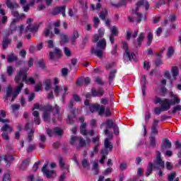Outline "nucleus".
Instances as JSON below:
<instances>
[{"instance_id":"nucleus-35","label":"nucleus","mask_w":181,"mask_h":181,"mask_svg":"<svg viewBox=\"0 0 181 181\" xmlns=\"http://www.w3.org/2000/svg\"><path fill=\"white\" fill-rule=\"evenodd\" d=\"M45 90L46 91H49V90H50V88H52V81H50V79H47L45 81Z\"/></svg>"},{"instance_id":"nucleus-14","label":"nucleus","mask_w":181,"mask_h":181,"mask_svg":"<svg viewBox=\"0 0 181 181\" xmlns=\"http://www.w3.org/2000/svg\"><path fill=\"white\" fill-rule=\"evenodd\" d=\"M172 148V142L169 141L168 139H165L163 141L162 145H161V151L162 152H165L166 149H170Z\"/></svg>"},{"instance_id":"nucleus-22","label":"nucleus","mask_w":181,"mask_h":181,"mask_svg":"<svg viewBox=\"0 0 181 181\" xmlns=\"http://www.w3.org/2000/svg\"><path fill=\"white\" fill-rule=\"evenodd\" d=\"M80 133L82 134L83 136L88 135L87 132V123H83L80 125Z\"/></svg>"},{"instance_id":"nucleus-59","label":"nucleus","mask_w":181,"mask_h":181,"mask_svg":"<svg viewBox=\"0 0 181 181\" xmlns=\"http://www.w3.org/2000/svg\"><path fill=\"white\" fill-rule=\"evenodd\" d=\"M47 43L49 49H53L54 47V41L53 40H48Z\"/></svg>"},{"instance_id":"nucleus-60","label":"nucleus","mask_w":181,"mask_h":181,"mask_svg":"<svg viewBox=\"0 0 181 181\" xmlns=\"http://www.w3.org/2000/svg\"><path fill=\"white\" fill-rule=\"evenodd\" d=\"M177 111H181V105H180L175 106L173 108L172 113L173 114H176L177 112Z\"/></svg>"},{"instance_id":"nucleus-41","label":"nucleus","mask_w":181,"mask_h":181,"mask_svg":"<svg viewBox=\"0 0 181 181\" xmlns=\"http://www.w3.org/2000/svg\"><path fill=\"white\" fill-rule=\"evenodd\" d=\"M18 85L16 88V95H18V94H19V93H21V91L22 90V88H23V83H17Z\"/></svg>"},{"instance_id":"nucleus-46","label":"nucleus","mask_w":181,"mask_h":181,"mask_svg":"<svg viewBox=\"0 0 181 181\" xmlns=\"http://www.w3.org/2000/svg\"><path fill=\"white\" fill-rule=\"evenodd\" d=\"M55 111L56 114L58 115V119L59 121H62V114H60V107L59 105H55Z\"/></svg>"},{"instance_id":"nucleus-38","label":"nucleus","mask_w":181,"mask_h":181,"mask_svg":"<svg viewBox=\"0 0 181 181\" xmlns=\"http://www.w3.org/2000/svg\"><path fill=\"white\" fill-rule=\"evenodd\" d=\"M105 135L107 136V138H105V139H108L109 141H112L113 134L110 132L108 129H105Z\"/></svg>"},{"instance_id":"nucleus-15","label":"nucleus","mask_w":181,"mask_h":181,"mask_svg":"<svg viewBox=\"0 0 181 181\" xmlns=\"http://www.w3.org/2000/svg\"><path fill=\"white\" fill-rule=\"evenodd\" d=\"M59 163V168L61 169H66V170H69L70 169L69 165H66V158H63L62 156H59L58 158Z\"/></svg>"},{"instance_id":"nucleus-36","label":"nucleus","mask_w":181,"mask_h":181,"mask_svg":"<svg viewBox=\"0 0 181 181\" xmlns=\"http://www.w3.org/2000/svg\"><path fill=\"white\" fill-rule=\"evenodd\" d=\"M50 30H52V25H48V26L44 30V36L45 37H49Z\"/></svg>"},{"instance_id":"nucleus-47","label":"nucleus","mask_w":181,"mask_h":181,"mask_svg":"<svg viewBox=\"0 0 181 181\" xmlns=\"http://www.w3.org/2000/svg\"><path fill=\"white\" fill-rule=\"evenodd\" d=\"M54 134H56V135H57L58 136H60L63 135V131L62 130V129L59 127H55L54 129Z\"/></svg>"},{"instance_id":"nucleus-29","label":"nucleus","mask_w":181,"mask_h":181,"mask_svg":"<svg viewBox=\"0 0 181 181\" xmlns=\"http://www.w3.org/2000/svg\"><path fill=\"white\" fill-rule=\"evenodd\" d=\"M6 117V114L5 113V111L1 110L0 112V122H3L4 124L6 122H9V119H2V118H5Z\"/></svg>"},{"instance_id":"nucleus-55","label":"nucleus","mask_w":181,"mask_h":181,"mask_svg":"<svg viewBox=\"0 0 181 181\" xmlns=\"http://www.w3.org/2000/svg\"><path fill=\"white\" fill-rule=\"evenodd\" d=\"M77 64V59L74 58L71 60V64H69V69L71 70Z\"/></svg>"},{"instance_id":"nucleus-23","label":"nucleus","mask_w":181,"mask_h":181,"mask_svg":"<svg viewBox=\"0 0 181 181\" xmlns=\"http://www.w3.org/2000/svg\"><path fill=\"white\" fill-rule=\"evenodd\" d=\"M138 30H135L132 33H131V32L129 31H127V37H126V39L127 40H131V37H133V39H135L136 37V36H138Z\"/></svg>"},{"instance_id":"nucleus-53","label":"nucleus","mask_w":181,"mask_h":181,"mask_svg":"<svg viewBox=\"0 0 181 181\" xmlns=\"http://www.w3.org/2000/svg\"><path fill=\"white\" fill-rule=\"evenodd\" d=\"M90 9L92 11H98V9H101V4L98 3L96 5V7L94 4H90Z\"/></svg>"},{"instance_id":"nucleus-58","label":"nucleus","mask_w":181,"mask_h":181,"mask_svg":"<svg viewBox=\"0 0 181 181\" xmlns=\"http://www.w3.org/2000/svg\"><path fill=\"white\" fill-rule=\"evenodd\" d=\"M98 111H99V115H103V114L105 112V107L103 105H99V109Z\"/></svg>"},{"instance_id":"nucleus-16","label":"nucleus","mask_w":181,"mask_h":181,"mask_svg":"<svg viewBox=\"0 0 181 181\" xmlns=\"http://www.w3.org/2000/svg\"><path fill=\"white\" fill-rule=\"evenodd\" d=\"M39 30V25L37 24L35 25H31L29 24L25 30V33H28V32H31L33 33H35Z\"/></svg>"},{"instance_id":"nucleus-63","label":"nucleus","mask_w":181,"mask_h":181,"mask_svg":"<svg viewBox=\"0 0 181 181\" xmlns=\"http://www.w3.org/2000/svg\"><path fill=\"white\" fill-rule=\"evenodd\" d=\"M7 74L8 76H12L13 74V67L11 66H7Z\"/></svg>"},{"instance_id":"nucleus-50","label":"nucleus","mask_w":181,"mask_h":181,"mask_svg":"<svg viewBox=\"0 0 181 181\" xmlns=\"http://www.w3.org/2000/svg\"><path fill=\"white\" fill-rule=\"evenodd\" d=\"M2 181H12L11 179V174L9 173L4 174Z\"/></svg>"},{"instance_id":"nucleus-20","label":"nucleus","mask_w":181,"mask_h":181,"mask_svg":"<svg viewBox=\"0 0 181 181\" xmlns=\"http://www.w3.org/2000/svg\"><path fill=\"white\" fill-rule=\"evenodd\" d=\"M158 124H159V120L154 119L151 127V134L153 135H158Z\"/></svg>"},{"instance_id":"nucleus-24","label":"nucleus","mask_w":181,"mask_h":181,"mask_svg":"<svg viewBox=\"0 0 181 181\" xmlns=\"http://www.w3.org/2000/svg\"><path fill=\"white\" fill-rule=\"evenodd\" d=\"M146 45L147 46H151L152 45V42H153V34H152V32H148L147 35H146Z\"/></svg>"},{"instance_id":"nucleus-64","label":"nucleus","mask_w":181,"mask_h":181,"mask_svg":"<svg viewBox=\"0 0 181 181\" xmlns=\"http://www.w3.org/2000/svg\"><path fill=\"white\" fill-rule=\"evenodd\" d=\"M168 20L170 22H176V14H170Z\"/></svg>"},{"instance_id":"nucleus-4","label":"nucleus","mask_w":181,"mask_h":181,"mask_svg":"<svg viewBox=\"0 0 181 181\" xmlns=\"http://www.w3.org/2000/svg\"><path fill=\"white\" fill-rule=\"evenodd\" d=\"M122 48L124 50V59L126 60V62H136V55H135V53L129 52V48L128 47V44L124 42L122 44Z\"/></svg>"},{"instance_id":"nucleus-51","label":"nucleus","mask_w":181,"mask_h":181,"mask_svg":"<svg viewBox=\"0 0 181 181\" xmlns=\"http://www.w3.org/2000/svg\"><path fill=\"white\" fill-rule=\"evenodd\" d=\"M82 166L86 169H90V163H88V161L87 160V159L84 158L82 160Z\"/></svg>"},{"instance_id":"nucleus-52","label":"nucleus","mask_w":181,"mask_h":181,"mask_svg":"<svg viewBox=\"0 0 181 181\" xmlns=\"http://www.w3.org/2000/svg\"><path fill=\"white\" fill-rule=\"evenodd\" d=\"M61 43H67V35L65 34H60Z\"/></svg>"},{"instance_id":"nucleus-31","label":"nucleus","mask_w":181,"mask_h":181,"mask_svg":"<svg viewBox=\"0 0 181 181\" xmlns=\"http://www.w3.org/2000/svg\"><path fill=\"white\" fill-rule=\"evenodd\" d=\"M16 20L13 19V21L11 23L10 25V31L11 33H13L18 29V26H16Z\"/></svg>"},{"instance_id":"nucleus-30","label":"nucleus","mask_w":181,"mask_h":181,"mask_svg":"<svg viewBox=\"0 0 181 181\" xmlns=\"http://www.w3.org/2000/svg\"><path fill=\"white\" fill-rule=\"evenodd\" d=\"M13 90L12 89V87L11 86H8L6 89V100H8L9 97H12L13 95Z\"/></svg>"},{"instance_id":"nucleus-10","label":"nucleus","mask_w":181,"mask_h":181,"mask_svg":"<svg viewBox=\"0 0 181 181\" xmlns=\"http://www.w3.org/2000/svg\"><path fill=\"white\" fill-rule=\"evenodd\" d=\"M146 34L144 32H142L139 34L136 40L134 42V47L138 49V47H141L142 46V43H144V40H145V37Z\"/></svg>"},{"instance_id":"nucleus-45","label":"nucleus","mask_w":181,"mask_h":181,"mask_svg":"<svg viewBox=\"0 0 181 181\" xmlns=\"http://www.w3.org/2000/svg\"><path fill=\"white\" fill-rule=\"evenodd\" d=\"M172 73H173V77H174V78H176V77H177V75L179 74V69H177V66L173 67Z\"/></svg>"},{"instance_id":"nucleus-13","label":"nucleus","mask_w":181,"mask_h":181,"mask_svg":"<svg viewBox=\"0 0 181 181\" xmlns=\"http://www.w3.org/2000/svg\"><path fill=\"white\" fill-rule=\"evenodd\" d=\"M1 159L6 163V168H9L11 165H12L13 160H15V157L13 155H4L1 156Z\"/></svg>"},{"instance_id":"nucleus-5","label":"nucleus","mask_w":181,"mask_h":181,"mask_svg":"<svg viewBox=\"0 0 181 181\" xmlns=\"http://www.w3.org/2000/svg\"><path fill=\"white\" fill-rule=\"evenodd\" d=\"M154 103L155 104H160L161 108H163L165 111H169V110H170V107H172V105L170 104V100L166 98L162 99L156 96Z\"/></svg>"},{"instance_id":"nucleus-1","label":"nucleus","mask_w":181,"mask_h":181,"mask_svg":"<svg viewBox=\"0 0 181 181\" xmlns=\"http://www.w3.org/2000/svg\"><path fill=\"white\" fill-rule=\"evenodd\" d=\"M156 153V161L154 162V165L152 163H148L147 171L146 173V176H149V175L152 173L153 169L156 170H162V169H165V162L162 160L160 151H157Z\"/></svg>"},{"instance_id":"nucleus-48","label":"nucleus","mask_w":181,"mask_h":181,"mask_svg":"<svg viewBox=\"0 0 181 181\" xmlns=\"http://www.w3.org/2000/svg\"><path fill=\"white\" fill-rule=\"evenodd\" d=\"M111 36H118V28L115 25L112 28Z\"/></svg>"},{"instance_id":"nucleus-11","label":"nucleus","mask_w":181,"mask_h":181,"mask_svg":"<svg viewBox=\"0 0 181 181\" xmlns=\"http://www.w3.org/2000/svg\"><path fill=\"white\" fill-rule=\"evenodd\" d=\"M62 57V49L55 47L53 52H49V59L51 60H57Z\"/></svg>"},{"instance_id":"nucleus-42","label":"nucleus","mask_w":181,"mask_h":181,"mask_svg":"<svg viewBox=\"0 0 181 181\" xmlns=\"http://www.w3.org/2000/svg\"><path fill=\"white\" fill-rule=\"evenodd\" d=\"M150 145L152 148H155L156 146V138L154 136H151L150 137Z\"/></svg>"},{"instance_id":"nucleus-44","label":"nucleus","mask_w":181,"mask_h":181,"mask_svg":"<svg viewBox=\"0 0 181 181\" xmlns=\"http://www.w3.org/2000/svg\"><path fill=\"white\" fill-rule=\"evenodd\" d=\"M175 177H176V172L173 171L171 173L168 175V181H174Z\"/></svg>"},{"instance_id":"nucleus-57","label":"nucleus","mask_w":181,"mask_h":181,"mask_svg":"<svg viewBox=\"0 0 181 181\" xmlns=\"http://www.w3.org/2000/svg\"><path fill=\"white\" fill-rule=\"evenodd\" d=\"M42 88V82L39 81L35 87V91H36V93H38V91H40Z\"/></svg>"},{"instance_id":"nucleus-54","label":"nucleus","mask_w":181,"mask_h":181,"mask_svg":"<svg viewBox=\"0 0 181 181\" xmlns=\"http://www.w3.org/2000/svg\"><path fill=\"white\" fill-rule=\"evenodd\" d=\"M106 124L108 128H114V125H117V124L114 123V122L110 119L106 121Z\"/></svg>"},{"instance_id":"nucleus-7","label":"nucleus","mask_w":181,"mask_h":181,"mask_svg":"<svg viewBox=\"0 0 181 181\" xmlns=\"http://www.w3.org/2000/svg\"><path fill=\"white\" fill-rule=\"evenodd\" d=\"M104 147L105 148H102L100 151L101 155H108L109 152H112L114 145L111 141H109L108 139H105Z\"/></svg>"},{"instance_id":"nucleus-39","label":"nucleus","mask_w":181,"mask_h":181,"mask_svg":"<svg viewBox=\"0 0 181 181\" xmlns=\"http://www.w3.org/2000/svg\"><path fill=\"white\" fill-rule=\"evenodd\" d=\"M174 53H175V49H173V47H169L168 48V53H167V56L168 59H170V57L173 56Z\"/></svg>"},{"instance_id":"nucleus-33","label":"nucleus","mask_w":181,"mask_h":181,"mask_svg":"<svg viewBox=\"0 0 181 181\" xmlns=\"http://www.w3.org/2000/svg\"><path fill=\"white\" fill-rule=\"evenodd\" d=\"M137 8H139L140 6H142V5H144L146 9V11H148V9H149V3H148V1H144V0H142L141 1H139L137 4Z\"/></svg>"},{"instance_id":"nucleus-62","label":"nucleus","mask_w":181,"mask_h":181,"mask_svg":"<svg viewBox=\"0 0 181 181\" xmlns=\"http://www.w3.org/2000/svg\"><path fill=\"white\" fill-rule=\"evenodd\" d=\"M54 91L55 95H59L60 91H62V88L59 86H55L54 88Z\"/></svg>"},{"instance_id":"nucleus-37","label":"nucleus","mask_w":181,"mask_h":181,"mask_svg":"<svg viewBox=\"0 0 181 181\" xmlns=\"http://www.w3.org/2000/svg\"><path fill=\"white\" fill-rule=\"evenodd\" d=\"M35 134V129H31L29 132H28V142H32L33 141V135Z\"/></svg>"},{"instance_id":"nucleus-2","label":"nucleus","mask_w":181,"mask_h":181,"mask_svg":"<svg viewBox=\"0 0 181 181\" xmlns=\"http://www.w3.org/2000/svg\"><path fill=\"white\" fill-rule=\"evenodd\" d=\"M28 70L29 68L25 69H20V71L17 73V75L15 76L16 83H20L21 81L25 82L26 84L30 83V84H35L36 81L33 78H29L28 79Z\"/></svg>"},{"instance_id":"nucleus-9","label":"nucleus","mask_w":181,"mask_h":181,"mask_svg":"<svg viewBox=\"0 0 181 181\" xmlns=\"http://www.w3.org/2000/svg\"><path fill=\"white\" fill-rule=\"evenodd\" d=\"M42 110H44L43 114V119L45 122H50V112L53 111V107L52 105H48L47 106H44Z\"/></svg>"},{"instance_id":"nucleus-3","label":"nucleus","mask_w":181,"mask_h":181,"mask_svg":"<svg viewBox=\"0 0 181 181\" xmlns=\"http://www.w3.org/2000/svg\"><path fill=\"white\" fill-rule=\"evenodd\" d=\"M97 49L92 47L91 53L92 54H95L98 57H103V54H104V50H105V47H107V41L105 39L100 40L96 44Z\"/></svg>"},{"instance_id":"nucleus-40","label":"nucleus","mask_w":181,"mask_h":181,"mask_svg":"<svg viewBox=\"0 0 181 181\" xmlns=\"http://www.w3.org/2000/svg\"><path fill=\"white\" fill-rule=\"evenodd\" d=\"M71 145H77V142H78V136H73L69 141Z\"/></svg>"},{"instance_id":"nucleus-34","label":"nucleus","mask_w":181,"mask_h":181,"mask_svg":"<svg viewBox=\"0 0 181 181\" xmlns=\"http://www.w3.org/2000/svg\"><path fill=\"white\" fill-rule=\"evenodd\" d=\"M100 110V105H90L89 110L90 112H95Z\"/></svg>"},{"instance_id":"nucleus-12","label":"nucleus","mask_w":181,"mask_h":181,"mask_svg":"<svg viewBox=\"0 0 181 181\" xmlns=\"http://www.w3.org/2000/svg\"><path fill=\"white\" fill-rule=\"evenodd\" d=\"M51 13L54 16H56V15H59V13H62V16L66 18V6H61L59 7H57L52 11Z\"/></svg>"},{"instance_id":"nucleus-26","label":"nucleus","mask_w":181,"mask_h":181,"mask_svg":"<svg viewBox=\"0 0 181 181\" xmlns=\"http://www.w3.org/2000/svg\"><path fill=\"white\" fill-rule=\"evenodd\" d=\"M171 105H176V104H180V98L177 95H173V99L170 100Z\"/></svg>"},{"instance_id":"nucleus-32","label":"nucleus","mask_w":181,"mask_h":181,"mask_svg":"<svg viewBox=\"0 0 181 181\" xmlns=\"http://www.w3.org/2000/svg\"><path fill=\"white\" fill-rule=\"evenodd\" d=\"M11 42H12V40L8 39V37H4L3 39V49H6L8 47V45H9Z\"/></svg>"},{"instance_id":"nucleus-21","label":"nucleus","mask_w":181,"mask_h":181,"mask_svg":"<svg viewBox=\"0 0 181 181\" xmlns=\"http://www.w3.org/2000/svg\"><path fill=\"white\" fill-rule=\"evenodd\" d=\"M29 163H30V158H27L23 160L21 165H20L21 170H26L29 166Z\"/></svg>"},{"instance_id":"nucleus-8","label":"nucleus","mask_w":181,"mask_h":181,"mask_svg":"<svg viewBox=\"0 0 181 181\" xmlns=\"http://www.w3.org/2000/svg\"><path fill=\"white\" fill-rule=\"evenodd\" d=\"M47 164H45L42 168V172L45 175L47 179H54L57 174H56V170L47 169Z\"/></svg>"},{"instance_id":"nucleus-28","label":"nucleus","mask_w":181,"mask_h":181,"mask_svg":"<svg viewBox=\"0 0 181 181\" xmlns=\"http://www.w3.org/2000/svg\"><path fill=\"white\" fill-rule=\"evenodd\" d=\"M115 74H117V69H113L109 74V83L111 84L112 81H114V78H115Z\"/></svg>"},{"instance_id":"nucleus-25","label":"nucleus","mask_w":181,"mask_h":181,"mask_svg":"<svg viewBox=\"0 0 181 181\" xmlns=\"http://www.w3.org/2000/svg\"><path fill=\"white\" fill-rule=\"evenodd\" d=\"M18 60V57L15 55V54L11 53L7 55V62L8 63H13V62H16Z\"/></svg>"},{"instance_id":"nucleus-61","label":"nucleus","mask_w":181,"mask_h":181,"mask_svg":"<svg viewBox=\"0 0 181 181\" xmlns=\"http://www.w3.org/2000/svg\"><path fill=\"white\" fill-rule=\"evenodd\" d=\"M125 5H127L126 0H120L118 4H112L113 6H125Z\"/></svg>"},{"instance_id":"nucleus-17","label":"nucleus","mask_w":181,"mask_h":181,"mask_svg":"<svg viewBox=\"0 0 181 181\" xmlns=\"http://www.w3.org/2000/svg\"><path fill=\"white\" fill-rule=\"evenodd\" d=\"M91 93L93 97H103V95H104V89H103V88H100L97 90L95 88H92Z\"/></svg>"},{"instance_id":"nucleus-18","label":"nucleus","mask_w":181,"mask_h":181,"mask_svg":"<svg viewBox=\"0 0 181 181\" xmlns=\"http://www.w3.org/2000/svg\"><path fill=\"white\" fill-rule=\"evenodd\" d=\"M6 5L7 8L9 9H11V11H13L16 8H19V5L16 2H13L11 0H6Z\"/></svg>"},{"instance_id":"nucleus-19","label":"nucleus","mask_w":181,"mask_h":181,"mask_svg":"<svg viewBox=\"0 0 181 181\" xmlns=\"http://www.w3.org/2000/svg\"><path fill=\"white\" fill-rule=\"evenodd\" d=\"M104 33H105L104 29H102V28L99 29L98 34L93 35V42L95 43H97V42L104 36Z\"/></svg>"},{"instance_id":"nucleus-49","label":"nucleus","mask_w":181,"mask_h":181,"mask_svg":"<svg viewBox=\"0 0 181 181\" xmlns=\"http://www.w3.org/2000/svg\"><path fill=\"white\" fill-rule=\"evenodd\" d=\"M163 112H165V110H163L162 107H156L154 108V114L156 115H160V113Z\"/></svg>"},{"instance_id":"nucleus-6","label":"nucleus","mask_w":181,"mask_h":181,"mask_svg":"<svg viewBox=\"0 0 181 181\" xmlns=\"http://www.w3.org/2000/svg\"><path fill=\"white\" fill-rule=\"evenodd\" d=\"M1 136L4 141H9V135L8 132H12L13 131V129H12V127L9 125L8 124H5L1 128Z\"/></svg>"},{"instance_id":"nucleus-43","label":"nucleus","mask_w":181,"mask_h":181,"mask_svg":"<svg viewBox=\"0 0 181 181\" xmlns=\"http://www.w3.org/2000/svg\"><path fill=\"white\" fill-rule=\"evenodd\" d=\"M107 15H108V11H107V9L103 10L100 14V19H103V21H104V19L107 18Z\"/></svg>"},{"instance_id":"nucleus-56","label":"nucleus","mask_w":181,"mask_h":181,"mask_svg":"<svg viewBox=\"0 0 181 181\" xmlns=\"http://www.w3.org/2000/svg\"><path fill=\"white\" fill-rule=\"evenodd\" d=\"M62 76L66 77L67 74H69V69L67 68H62L61 69Z\"/></svg>"},{"instance_id":"nucleus-27","label":"nucleus","mask_w":181,"mask_h":181,"mask_svg":"<svg viewBox=\"0 0 181 181\" xmlns=\"http://www.w3.org/2000/svg\"><path fill=\"white\" fill-rule=\"evenodd\" d=\"M78 146H77V148H84V146H87V143L86 142V140L83 137H78Z\"/></svg>"}]
</instances>
